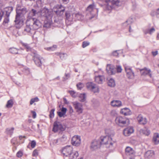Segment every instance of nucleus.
Wrapping results in <instances>:
<instances>
[{"instance_id":"obj_1","label":"nucleus","mask_w":159,"mask_h":159,"mask_svg":"<svg viewBox=\"0 0 159 159\" xmlns=\"http://www.w3.org/2000/svg\"><path fill=\"white\" fill-rule=\"evenodd\" d=\"M27 12V8L25 7L20 6H17L16 9V15L15 20L16 28H19L23 25L25 19L24 15Z\"/></svg>"},{"instance_id":"obj_2","label":"nucleus","mask_w":159,"mask_h":159,"mask_svg":"<svg viewBox=\"0 0 159 159\" xmlns=\"http://www.w3.org/2000/svg\"><path fill=\"white\" fill-rule=\"evenodd\" d=\"M107 135L100 137V143L101 145L105 144L107 148H111L113 146L115 141L112 140V137L114 135V133L112 131L111 134L107 133Z\"/></svg>"},{"instance_id":"obj_3","label":"nucleus","mask_w":159,"mask_h":159,"mask_svg":"<svg viewBox=\"0 0 159 159\" xmlns=\"http://www.w3.org/2000/svg\"><path fill=\"white\" fill-rule=\"evenodd\" d=\"M52 16V12L46 7L40 10V17H43L47 19L51 20Z\"/></svg>"},{"instance_id":"obj_4","label":"nucleus","mask_w":159,"mask_h":159,"mask_svg":"<svg viewBox=\"0 0 159 159\" xmlns=\"http://www.w3.org/2000/svg\"><path fill=\"white\" fill-rule=\"evenodd\" d=\"M31 55L33 57V59L36 65L39 67H41L42 64L43 58L39 55L36 51L31 52Z\"/></svg>"},{"instance_id":"obj_5","label":"nucleus","mask_w":159,"mask_h":159,"mask_svg":"<svg viewBox=\"0 0 159 159\" xmlns=\"http://www.w3.org/2000/svg\"><path fill=\"white\" fill-rule=\"evenodd\" d=\"M116 124L121 127L126 126L129 124V120L125 117L118 116L115 120Z\"/></svg>"},{"instance_id":"obj_6","label":"nucleus","mask_w":159,"mask_h":159,"mask_svg":"<svg viewBox=\"0 0 159 159\" xmlns=\"http://www.w3.org/2000/svg\"><path fill=\"white\" fill-rule=\"evenodd\" d=\"M95 10L96 11L97 13L98 12V10L95 8V5L94 3L90 5L87 7L86 9L87 11L88 12H89L91 15V16L89 17V19L91 20L94 18L95 19H97V15L96 14H94L93 13V12Z\"/></svg>"},{"instance_id":"obj_7","label":"nucleus","mask_w":159,"mask_h":159,"mask_svg":"<svg viewBox=\"0 0 159 159\" xmlns=\"http://www.w3.org/2000/svg\"><path fill=\"white\" fill-rule=\"evenodd\" d=\"M66 126L63 125L60 122L56 121L54 123L52 130L56 133L58 131H64L66 129Z\"/></svg>"},{"instance_id":"obj_8","label":"nucleus","mask_w":159,"mask_h":159,"mask_svg":"<svg viewBox=\"0 0 159 159\" xmlns=\"http://www.w3.org/2000/svg\"><path fill=\"white\" fill-rule=\"evenodd\" d=\"M100 4L105 10H110L112 9L110 0H100Z\"/></svg>"},{"instance_id":"obj_9","label":"nucleus","mask_w":159,"mask_h":159,"mask_svg":"<svg viewBox=\"0 0 159 159\" xmlns=\"http://www.w3.org/2000/svg\"><path fill=\"white\" fill-rule=\"evenodd\" d=\"M29 21H30V23L33 29L34 30H37L41 26V23L38 20L34 18H31Z\"/></svg>"},{"instance_id":"obj_10","label":"nucleus","mask_w":159,"mask_h":159,"mask_svg":"<svg viewBox=\"0 0 159 159\" xmlns=\"http://www.w3.org/2000/svg\"><path fill=\"white\" fill-rule=\"evenodd\" d=\"M88 89L94 93H98L99 91L98 86L92 82H88L86 84Z\"/></svg>"},{"instance_id":"obj_11","label":"nucleus","mask_w":159,"mask_h":159,"mask_svg":"<svg viewBox=\"0 0 159 159\" xmlns=\"http://www.w3.org/2000/svg\"><path fill=\"white\" fill-rule=\"evenodd\" d=\"M73 151L72 147L70 146H67L64 148L62 150V153L66 157L69 156Z\"/></svg>"},{"instance_id":"obj_12","label":"nucleus","mask_w":159,"mask_h":159,"mask_svg":"<svg viewBox=\"0 0 159 159\" xmlns=\"http://www.w3.org/2000/svg\"><path fill=\"white\" fill-rule=\"evenodd\" d=\"M65 10L64 7L61 5H57L54 7L53 11L58 15L61 16Z\"/></svg>"},{"instance_id":"obj_13","label":"nucleus","mask_w":159,"mask_h":159,"mask_svg":"<svg viewBox=\"0 0 159 159\" xmlns=\"http://www.w3.org/2000/svg\"><path fill=\"white\" fill-rule=\"evenodd\" d=\"M34 16L40 17V10L37 8L32 9L28 14V17L30 19Z\"/></svg>"},{"instance_id":"obj_14","label":"nucleus","mask_w":159,"mask_h":159,"mask_svg":"<svg viewBox=\"0 0 159 159\" xmlns=\"http://www.w3.org/2000/svg\"><path fill=\"white\" fill-rule=\"evenodd\" d=\"M73 104V106L76 110V112L79 114L82 113L83 111L82 104L77 102H74Z\"/></svg>"},{"instance_id":"obj_15","label":"nucleus","mask_w":159,"mask_h":159,"mask_svg":"<svg viewBox=\"0 0 159 159\" xmlns=\"http://www.w3.org/2000/svg\"><path fill=\"white\" fill-rule=\"evenodd\" d=\"M81 143L80 137L78 135H75L73 136L71 139L72 144L75 146H78Z\"/></svg>"},{"instance_id":"obj_16","label":"nucleus","mask_w":159,"mask_h":159,"mask_svg":"<svg viewBox=\"0 0 159 159\" xmlns=\"http://www.w3.org/2000/svg\"><path fill=\"white\" fill-rule=\"evenodd\" d=\"M125 70L126 73V76L129 79H132L134 76V73L131 67L128 66H125Z\"/></svg>"},{"instance_id":"obj_17","label":"nucleus","mask_w":159,"mask_h":159,"mask_svg":"<svg viewBox=\"0 0 159 159\" xmlns=\"http://www.w3.org/2000/svg\"><path fill=\"white\" fill-rule=\"evenodd\" d=\"M26 26L25 28L23 33L25 34L26 33L28 34L29 35L31 34L30 33L31 29V26L32 24L30 23V21H29L28 20H27L26 22Z\"/></svg>"},{"instance_id":"obj_18","label":"nucleus","mask_w":159,"mask_h":159,"mask_svg":"<svg viewBox=\"0 0 159 159\" xmlns=\"http://www.w3.org/2000/svg\"><path fill=\"white\" fill-rule=\"evenodd\" d=\"M101 145L100 140H94L92 143L91 148L93 150H96L100 148Z\"/></svg>"},{"instance_id":"obj_19","label":"nucleus","mask_w":159,"mask_h":159,"mask_svg":"<svg viewBox=\"0 0 159 159\" xmlns=\"http://www.w3.org/2000/svg\"><path fill=\"white\" fill-rule=\"evenodd\" d=\"M139 123L141 125H145L147 122V120L146 117H144L141 114H140L137 117Z\"/></svg>"},{"instance_id":"obj_20","label":"nucleus","mask_w":159,"mask_h":159,"mask_svg":"<svg viewBox=\"0 0 159 159\" xmlns=\"http://www.w3.org/2000/svg\"><path fill=\"white\" fill-rule=\"evenodd\" d=\"M134 129L132 127H129L124 129L123 131L124 134L126 136L130 135L134 132Z\"/></svg>"},{"instance_id":"obj_21","label":"nucleus","mask_w":159,"mask_h":159,"mask_svg":"<svg viewBox=\"0 0 159 159\" xmlns=\"http://www.w3.org/2000/svg\"><path fill=\"white\" fill-rule=\"evenodd\" d=\"M141 75H148L150 78L152 77L151 70L150 69L145 68L140 70Z\"/></svg>"},{"instance_id":"obj_22","label":"nucleus","mask_w":159,"mask_h":159,"mask_svg":"<svg viewBox=\"0 0 159 159\" xmlns=\"http://www.w3.org/2000/svg\"><path fill=\"white\" fill-rule=\"evenodd\" d=\"M125 152L126 155L131 157L134 156L135 154V152L134 150L129 147H127L126 148Z\"/></svg>"},{"instance_id":"obj_23","label":"nucleus","mask_w":159,"mask_h":159,"mask_svg":"<svg viewBox=\"0 0 159 159\" xmlns=\"http://www.w3.org/2000/svg\"><path fill=\"white\" fill-rule=\"evenodd\" d=\"M106 70L109 75H112L115 74V69L113 66L110 65H107L106 67Z\"/></svg>"},{"instance_id":"obj_24","label":"nucleus","mask_w":159,"mask_h":159,"mask_svg":"<svg viewBox=\"0 0 159 159\" xmlns=\"http://www.w3.org/2000/svg\"><path fill=\"white\" fill-rule=\"evenodd\" d=\"M120 112L121 114L126 116L130 115L132 113L130 109L126 107L121 109Z\"/></svg>"},{"instance_id":"obj_25","label":"nucleus","mask_w":159,"mask_h":159,"mask_svg":"<svg viewBox=\"0 0 159 159\" xmlns=\"http://www.w3.org/2000/svg\"><path fill=\"white\" fill-rule=\"evenodd\" d=\"M111 104V105L114 107H120L122 105L121 102L117 100H114L112 101Z\"/></svg>"},{"instance_id":"obj_26","label":"nucleus","mask_w":159,"mask_h":159,"mask_svg":"<svg viewBox=\"0 0 159 159\" xmlns=\"http://www.w3.org/2000/svg\"><path fill=\"white\" fill-rule=\"evenodd\" d=\"M144 156L146 158L151 159L154 157V152L152 150L148 151L145 153Z\"/></svg>"},{"instance_id":"obj_27","label":"nucleus","mask_w":159,"mask_h":159,"mask_svg":"<svg viewBox=\"0 0 159 159\" xmlns=\"http://www.w3.org/2000/svg\"><path fill=\"white\" fill-rule=\"evenodd\" d=\"M9 51L10 53L12 54H21L22 55H23V54H22L20 52H21V50H18L17 49L14 48H10L9 49Z\"/></svg>"},{"instance_id":"obj_28","label":"nucleus","mask_w":159,"mask_h":159,"mask_svg":"<svg viewBox=\"0 0 159 159\" xmlns=\"http://www.w3.org/2000/svg\"><path fill=\"white\" fill-rule=\"evenodd\" d=\"M105 78L103 76L98 75L95 77V81L98 84H102Z\"/></svg>"},{"instance_id":"obj_29","label":"nucleus","mask_w":159,"mask_h":159,"mask_svg":"<svg viewBox=\"0 0 159 159\" xmlns=\"http://www.w3.org/2000/svg\"><path fill=\"white\" fill-rule=\"evenodd\" d=\"M153 141L154 143L157 144L159 143V134L157 133L154 134L153 138Z\"/></svg>"},{"instance_id":"obj_30","label":"nucleus","mask_w":159,"mask_h":159,"mask_svg":"<svg viewBox=\"0 0 159 159\" xmlns=\"http://www.w3.org/2000/svg\"><path fill=\"white\" fill-rule=\"evenodd\" d=\"M13 9V8L12 7H8L4 8V11L6 13V16H9L10 15Z\"/></svg>"},{"instance_id":"obj_31","label":"nucleus","mask_w":159,"mask_h":159,"mask_svg":"<svg viewBox=\"0 0 159 159\" xmlns=\"http://www.w3.org/2000/svg\"><path fill=\"white\" fill-rule=\"evenodd\" d=\"M79 100L81 102H83L86 100V94L85 93L80 94L79 96Z\"/></svg>"},{"instance_id":"obj_32","label":"nucleus","mask_w":159,"mask_h":159,"mask_svg":"<svg viewBox=\"0 0 159 159\" xmlns=\"http://www.w3.org/2000/svg\"><path fill=\"white\" fill-rule=\"evenodd\" d=\"M79 156V154L77 151H75L73 152V154L72 152L69 156V158L70 159H74L76 158Z\"/></svg>"},{"instance_id":"obj_33","label":"nucleus","mask_w":159,"mask_h":159,"mask_svg":"<svg viewBox=\"0 0 159 159\" xmlns=\"http://www.w3.org/2000/svg\"><path fill=\"white\" fill-rule=\"evenodd\" d=\"M140 131L141 133L147 136L148 135L150 134V130L146 128L141 129Z\"/></svg>"},{"instance_id":"obj_34","label":"nucleus","mask_w":159,"mask_h":159,"mask_svg":"<svg viewBox=\"0 0 159 159\" xmlns=\"http://www.w3.org/2000/svg\"><path fill=\"white\" fill-rule=\"evenodd\" d=\"M108 85L110 87H114L115 85L114 80L112 78H111L108 82Z\"/></svg>"},{"instance_id":"obj_35","label":"nucleus","mask_w":159,"mask_h":159,"mask_svg":"<svg viewBox=\"0 0 159 159\" xmlns=\"http://www.w3.org/2000/svg\"><path fill=\"white\" fill-rule=\"evenodd\" d=\"M14 128L13 127L11 128H8L6 129V132L7 134L11 136L13 133Z\"/></svg>"},{"instance_id":"obj_36","label":"nucleus","mask_w":159,"mask_h":159,"mask_svg":"<svg viewBox=\"0 0 159 159\" xmlns=\"http://www.w3.org/2000/svg\"><path fill=\"white\" fill-rule=\"evenodd\" d=\"M22 45L26 49L27 51H31L32 52L34 51H32V48L30 47L29 45L27 43H23Z\"/></svg>"},{"instance_id":"obj_37","label":"nucleus","mask_w":159,"mask_h":159,"mask_svg":"<svg viewBox=\"0 0 159 159\" xmlns=\"http://www.w3.org/2000/svg\"><path fill=\"white\" fill-rule=\"evenodd\" d=\"M111 3V5L112 6V8H113V6L116 5L118 6L120 5V0H112Z\"/></svg>"},{"instance_id":"obj_38","label":"nucleus","mask_w":159,"mask_h":159,"mask_svg":"<svg viewBox=\"0 0 159 159\" xmlns=\"http://www.w3.org/2000/svg\"><path fill=\"white\" fill-rule=\"evenodd\" d=\"M49 21H45L44 22V24L43 25L44 27H46L47 28H49L50 27L51 25V22H50V20H51L47 19Z\"/></svg>"},{"instance_id":"obj_39","label":"nucleus","mask_w":159,"mask_h":159,"mask_svg":"<svg viewBox=\"0 0 159 159\" xmlns=\"http://www.w3.org/2000/svg\"><path fill=\"white\" fill-rule=\"evenodd\" d=\"M155 31V29L154 28H152L150 29H148L144 31V33L145 34H146L148 33H149L151 34L152 33L154 32Z\"/></svg>"},{"instance_id":"obj_40","label":"nucleus","mask_w":159,"mask_h":159,"mask_svg":"<svg viewBox=\"0 0 159 159\" xmlns=\"http://www.w3.org/2000/svg\"><path fill=\"white\" fill-rule=\"evenodd\" d=\"M13 103L12 99L8 100L6 105V107L8 108L11 107L13 105Z\"/></svg>"},{"instance_id":"obj_41","label":"nucleus","mask_w":159,"mask_h":159,"mask_svg":"<svg viewBox=\"0 0 159 159\" xmlns=\"http://www.w3.org/2000/svg\"><path fill=\"white\" fill-rule=\"evenodd\" d=\"M57 55H59L61 59H64L67 56V55L66 53H57Z\"/></svg>"},{"instance_id":"obj_42","label":"nucleus","mask_w":159,"mask_h":159,"mask_svg":"<svg viewBox=\"0 0 159 159\" xmlns=\"http://www.w3.org/2000/svg\"><path fill=\"white\" fill-rule=\"evenodd\" d=\"M132 18H129L123 24L124 26H126L127 25H130L133 22Z\"/></svg>"},{"instance_id":"obj_43","label":"nucleus","mask_w":159,"mask_h":159,"mask_svg":"<svg viewBox=\"0 0 159 159\" xmlns=\"http://www.w3.org/2000/svg\"><path fill=\"white\" fill-rule=\"evenodd\" d=\"M39 101V99L37 97H36L35 98H32L30 102V105H32L34 102H37Z\"/></svg>"},{"instance_id":"obj_44","label":"nucleus","mask_w":159,"mask_h":159,"mask_svg":"<svg viewBox=\"0 0 159 159\" xmlns=\"http://www.w3.org/2000/svg\"><path fill=\"white\" fill-rule=\"evenodd\" d=\"M70 74L69 73H65L64 77L63 78V81H65L70 78Z\"/></svg>"},{"instance_id":"obj_45","label":"nucleus","mask_w":159,"mask_h":159,"mask_svg":"<svg viewBox=\"0 0 159 159\" xmlns=\"http://www.w3.org/2000/svg\"><path fill=\"white\" fill-rule=\"evenodd\" d=\"M65 15L66 19L70 21L72 20V18H71V16L69 12H66Z\"/></svg>"},{"instance_id":"obj_46","label":"nucleus","mask_w":159,"mask_h":159,"mask_svg":"<svg viewBox=\"0 0 159 159\" xmlns=\"http://www.w3.org/2000/svg\"><path fill=\"white\" fill-rule=\"evenodd\" d=\"M69 92L71 96L74 98H75L77 96V93L74 91H70Z\"/></svg>"},{"instance_id":"obj_47","label":"nucleus","mask_w":159,"mask_h":159,"mask_svg":"<svg viewBox=\"0 0 159 159\" xmlns=\"http://www.w3.org/2000/svg\"><path fill=\"white\" fill-rule=\"evenodd\" d=\"M55 111V109H52L50 111L49 117L50 118H53L54 116V112Z\"/></svg>"},{"instance_id":"obj_48","label":"nucleus","mask_w":159,"mask_h":159,"mask_svg":"<svg viewBox=\"0 0 159 159\" xmlns=\"http://www.w3.org/2000/svg\"><path fill=\"white\" fill-rule=\"evenodd\" d=\"M57 47L56 45H54L52 47L47 48V49L48 51H54L56 49Z\"/></svg>"},{"instance_id":"obj_49","label":"nucleus","mask_w":159,"mask_h":159,"mask_svg":"<svg viewBox=\"0 0 159 159\" xmlns=\"http://www.w3.org/2000/svg\"><path fill=\"white\" fill-rule=\"evenodd\" d=\"M76 86L78 89L81 90L83 87L84 84L82 83H80L77 84Z\"/></svg>"},{"instance_id":"obj_50","label":"nucleus","mask_w":159,"mask_h":159,"mask_svg":"<svg viewBox=\"0 0 159 159\" xmlns=\"http://www.w3.org/2000/svg\"><path fill=\"white\" fill-rule=\"evenodd\" d=\"M9 16H6V17H5L3 21V24H5L8 23L9 22Z\"/></svg>"},{"instance_id":"obj_51","label":"nucleus","mask_w":159,"mask_h":159,"mask_svg":"<svg viewBox=\"0 0 159 159\" xmlns=\"http://www.w3.org/2000/svg\"><path fill=\"white\" fill-rule=\"evenodd\" d=\"M23 155V153L22 151H19L16 154V156L18 157H20Z\"/></svg>"},{"instance_id":"obj_52","label":"nucleus","mask_w":159,"mask_h":159,"mask_svg":"<svg viewBox=\"0 0 159 159\" xmlns=\"http://www.w3.org/2000/svg\"><path fill=\"white\" fill-rule=\"evenodd\" d=\"M89 44V43L87 42L84 41L82 43V47L84 48Z\"/></svg>"},{"instance_id":"obj_53","label":"nucleus","mask_w":159,"mask_h":159,"mask_svg":"<svg viewBox=\"0 0 159 159\" xmlns=\"http://www.w3.org/2000/svg\"><path fill=\"white\" fill-rule=\"evenodd\" d=\"M66 139V137L65 135H63L62 137L60 139V140L62 142L65 141Z\"/></svg>"},{"instance_id":"obj_54","label":"nucleus","mask_w":159,"mask_h":159,"mask_svg":"<svg viewBox=\"0 0 159 159\" xmlns=\"http://www.w3.org/2000/svg\"><path fill=\"white\" fill-rule=\"evenodd\" d=\"M38 155V151L37 149L34 150L32 153V156L33 157H36Z\"/></svg>"},{"instance_id":"obj_55","label":"nucleus","mask_w":159,"mask_h":159,"mask_svg":"<svg viewBox=\"0 0 159 159\" xmlns=\"http://www.w3.org/2000/svg\"><path fill=\"white\" fill-rule=\"evenodd\" d=\"M116 70L117 72H121L122 70L121 66H116Z\"/></svg>"},{"instance_id":"obj_56","label":"nucleus","mask_w":159,"mask_h":159,"mask_svg":"<svg viewBox=\"0 0 159 159\" xmlns=\"http://www.w3.org/2000/svg\"><path fill=\"white\" fill-rule=\"evenodd\" d=\"M31 147L32 148H34L35 146L36 143V142L34 140H33L31 141L30 143Z\"/></svg>"},{"instance_id":"obj_57","label":"nucleus","mask_w":159,"mask_h":159,"mask_svg":"<svg viewBox=\"0 0 159 159\" xmlns=\"http://www.w3.org/2000/svg\"><path fill=\"white\" fill-rule=\"evenodd\" d=\"M16 141V139L14 138L11 140V143L13 145H15Z\"/></svg>"},{"instance_id":"obj_58","label":"nucleus","mask_w":159,"mask_h":159,"mask_svg":"<svg viewBox=\"0 0 159 159\" xmlns=\"http://www.w3.org/2000/svg\"><path fill=\"white\" fill-rule=\"evenodd\" d=\"M57 113L58 116L60 117L63 116L65 114L63 113L61 111L58 112Z\"/></svg>"},{"instance_id":"obj_59","label":"nucleus","mask_w":159,"mask_h":159,"mask_svg":"<svg viewBox=\"0 0 159 159\" xmlns=\"http://www.w3.org/2000/svg\"><path fill=\"white\" fill-rule=\"evenodd\" d=\"M112 54L113 56H117L119 55V53L117 52V50H116L113 52H112Z\"/></svg>"},{"instance_id":"obj_60","label":"nucleus","mask_w":159,"mask_h":159,"mask_svg":"<svg viewBox=\"0 0 159 159\" xmlns=\"http://www.w3.org/2000/svg\"><path fill=\"white\" fill-rule=\"evenodd\" d=\"M67 111V109L66 108L62 107L61 109V111L66 114Z\"/></svg>"},{"instance_id":"obj_61","label":"nucleus","mask_w":159,"mask_h":159,"mask_svg":"<svg viewBox=\"0 0 159 159\" xmlns=\"http://www.w3.org/2000/svg\"><path fill=\"white\" fill-rule=\"evenodd\" d=\"M111 115L114 116H115L116 114V111L114 110H112L111 112Z\"/></svg>"},{"instance_id":"obj_62","label":"nucleus","mask_w":159,"mask_h":159,"mask_svg":"<svg viewBox=\"0 0 159 159\" xmlns=\"http://www.w3.org/2000/svg\"><path fill=\"white\" fill-rule=\"evenodd\" d=\"M32 113L33 114V118H35L36 116V113L34 111H32Z\"/></svg>"},{"instance_id":"obj_63","label":"nucleus","mask_w":159,"mask_h":159,"mask_svg":"<svg viewBox=\"0 0 159 159\" xmlns=\"http://www.w3.org/2000/svg\"><path fill=\"white\" fill-rule=\"evenodd\" d=\"M3 15V12L2 11H0V21L2 19V17Z\"/></svg>"},{"instance_id":"obj_64","label":"nucleus","mask_w":159,"mask_h":159,"mask_svg":"<svg viewBox=\"0 0 159 159\" xmlns=\"http://www.w3.org/2000/svg\"><path fill=\"white\" fill-rule=\"evenodd\" d=\"M156 15L157 17H159V8L157 9L156 11Z\"/></svg>"}]
</instances>
